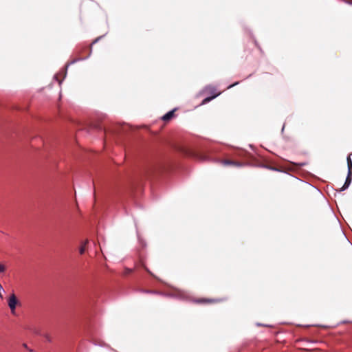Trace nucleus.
Segmentation results:
<instances>
[{"instance_id": "obj_1", "label": "nucleus", "mask_w": 352, "mask_h": 352, "mask_svg": "<svg viewBox=\"0 0 352 352\" xmlns=\"http://www.w3.org/2000/svg\"><path fill=\"white\" fill-rule=\"evenodd\" d=\"M8 305L12 314L15 315L16 308L17 306L21 305V302L14 292H12L8 298Z\"/></svg>"}, {"instance_id": "obj_2", "label": "nucleus", "mask_w": 352, "mask_h": 352, "mask_svg": "<svg viewBox=\"0 0 352 352\" xmlns=\"http://www.w3.org/2000/svg\"><path fill=\"white\" fill-rule=\"evenodd\" d=\"M219 299L217 298H199L195 300L197 303H217L220 302Z\"/></svg>"}, {"instance_id": "obj_3", "label": "nucleus", "mask_w": 352, "mask_h": 352, "mask_svg": "<svg viewBox=\"0 0 352 352\" xmlns=\"http://www.w3.org/2000/svg\"><path fill=\"white\" fill-rule=\"evenodd\" d=\"M351 181H352V173H348L345 182H344V185L342 186V187L340 188V191H343V190H346L351 184Z\"/></svg>"}, {"instance_id": "obj_4", "label": "nucleus", "mask_w": 352, "mask_h": 352, "mask_svg": "<svg viewBox=\"0 0 352 352\" xmlns=\"http://www.w3.org/2000/svg\"><path fill=\"white\" fill-rule=\"evenodd\" d=\"M223 164L225 166H241V164L239 162L232 161L229 160H226L223 162Z\"/></svg>"}, {"instance_id": "obj_5", "label": "nucleus", "mask_w": 352, "mask_h": 352, "mask_svg": "<svg viewBox=\"0 0 352 352\" xmlns=\"http://www.w3.org/2000/svg\"><path fill=\"white\" fill-rule=\"evenodd\" d=\"M174 113H175V110H172V111L168 112L162 117V120L164 122H168L170 120H171L174 117Z\"/></svg>"}, {"instance_id": "obj_6", "label": "nucleus", "mask_w": 352, "mask_h": 352, "mask_svg": "<svg viewBox=\"0 0 352 352\" xmlns=\"http://www.w3.org/2000/svg\"><path fill=\"white\" fill-rule=\"evenodd\" d=\"M88 243H89V241L87 239L84 241L82 243V244H81V245H80V247L79 248V253L80 254H83L85 253Z\"/></svg>"}, {"instance_id": "obj_7", "label": "nucleus", "mask_w": 352, "mask_h": 352, "mask_svg": "<svg viewBox=\"0 0 352 352\" xmlns=\"http://www.w3.org/2000/svg\"><path fill=\"white\" fill-rule=\"evenodd\" d=\"M219 94H220V92L217 93V94H214L212 96L206 98L202 101L201 104H206L207 102H208L211 101L212 99H214V98H215L216 97H217Z\"/></svg>"}, {"instance_id": "obj_8", "label": "nucleus", "mask_w": 352, "mask_h": 352, "mask_svg": "<svg viewBox=\"0 0 352 352\" xmlns=\"http://www.w3.org/2000/svg\"><path fill=\"white\" fill-rule=\"evenodd\" d=\"M347 167H348V173H352V160H351L350 156H349L347 157Z\"/></svg>"}, {"instance_id": "obj_9", "label": "nucleus", "mask_w": 352, "mask_h": 352, "mask_svg": "<svg viewBox=\"0 0 352 352\" xmlns=\"http://www.w3.org/2000/svg\"><path fill=\"white\" fill-rule=\"evenodd\" d=\"M89 53L86 55H82L80 56L79 58V60H84L85 58H87V57H89L90 56V54H91V47H90L89 50Z\"/></svg>"}, {"instance_id": "obj_10", "label": "nucleus", "mask_w": 352, "mask_h": 352, "mask_svg": "<svg viewBox=\"0 0 352 352\" xmlns=\"http://www.w3.org/2000/svg\"><path fill=\"white\" fill-rule=\"evenodd\" d=\"M6 270V266L0 263V273H3Z\"/></svg>"}, {"instance_id": "obj_11", "label": "nucleus", "mask_w": 352, "mask_h": 352, "mask_svg": "<svg viewBox=\"0 0 352 352\" xmlns=\"http://www.w3.org/2000/svg\"><path fill=\"white\" fill-rule=\"evenodd\" d=\"M143 267L144 268V270L148 272L151 275L153 276V274L151 273V272L144 265H143Z\"/></svg>"}, {"instance_id": "obj_12", "label": "nucleus", "mask_w": 352, "mask_h": 352, "mask_svg": "<svg viewBox=\"0 0 352 352\" xmlns=\"http://www.w3.org/2000/svg\"><path fill=\"white\" fill-rule=\"evenodd\" d=\"M131 272H132V270H131V269H129V268H126V269H125V274H130Z\"/></svg>"}, {"instance_id": "obj_13", "label": "nucleus", "mask_w": 352, "mask_h": 352, "mask_svg": "<svg viewBox=\"0 0 352 352\" xmlns=\"http://www.w3.org/2000/svg\"><path fill=\"white\" fill-rule=\"evenodd\" d=\"M45 337L48 342H51V337L49 335H45Z\"/></svg>"}, {"instance_id": "obj_14", "label": "nucleus", "mask_w": 352, "mask_h": 352, "mask_svg": "<svg viewBox=\"0 0 352 352\" xmlns=\"http://www.w3.org/2000/svg\"><path fill=\"white\" fill-rule=\"evenodd\" d=\"M343 1L349 4H352V0H343Z\"/></svg>"}, {"instance_id": "obj_15", "label": "nucleus", "mask_w": 352, "mask_h": 352, "mask_svg": "<svg viewBox=\"0 0 352 352\" xmlns=\"http://www.w3.org/2000/svg\"><path fill=\"white\" fill-rule=\"evenodd\" d=\"M208 89L210 90V91H211V92H212V91L214 90V87H209Z\"/></svg>"}, {"instance_id": "obj_16", "label": "nucleus", "mask_w": 352, "mask_h": 352, "mask_svg": "<svg viewBox=\"0 0 352 352\" xmlns=\"http://www.w3.org/2000/svg\"><path fill=\"white\" fill-rule=\"evenodd\" d=\"M237 84H238V82H235L234 84H233V85H232L229 86V87H228V88L232 87H234V85H237Z\"/></svg>"}, {"instance_id": "obj_17", "label": "nucleus", "mask_w": 352, "mask_h": 352, "mask_svg": "<svg viewBox=\"0 0 352 352\" xmlns=\"http://www.w3.org/2000/svg\"><path fill=\"white\" fill-rule=\"evenodd\" d=\"M87 49L86 47H84L82 49V52H86Z\"/></svg>"}, {"instance_id": "obj_18", "label": "nucleus", "mask_w": 352, "mask_h": 352, "mask_svg": "<svg viewBox=\"0 0 352 352\" xmlns=\"http://www.w3.org/2000/svg\"><path fill=\"white\" fill-rule=\"evenodd\" d=\"M23 346L24 348H25V349H28V346H27V344H25V343H24V344H23Z\"/></svg>"}]
</instances>
